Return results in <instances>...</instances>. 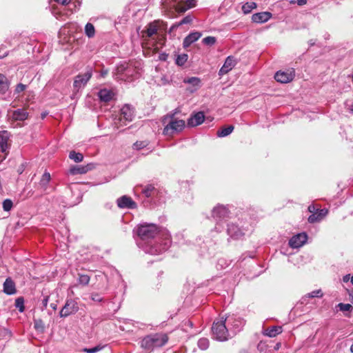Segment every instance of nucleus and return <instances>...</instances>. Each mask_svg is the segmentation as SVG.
I'll return each instance as SVG.
<instances>
[{
	"label": "nucleus",
	"instance_id": "e2e57ef3",
	"mask_svg": "<svg viewBox=\"0 0 353 353\" xmlns=\"http://www.w3.org/2000/svg\"><path fill=\"white\" fill-rule=\"evenodd\" d=\"M51 307L53 309V310H56V307H57V305L56 304H54V303H52L50 305Z\"/></svg>",
	"mask_w": 353,
	"mask_h": 353
},
{
	"label": "nucleus",
	"instance_id": "774afa93",
	"mask_svg": "<svg viewBox=\"0 0 353 353\" xmlns=\"http://www.w3.org/2000/svg\"><path fill=\"white\" fill-rule=\"evenodd\" d=\"M352 81H353V74L352 75Z\"/></svg>",
	"mask_w": 353,
	"mask_h": 353
},
{
	"label": "nucleus",
	"instance_id": "69168bd1",
	"mask_svg": "<svg viewBox=\"0 0 353 353\" xmlns=\"http://www.w3.org/2000/svg\"><path fill=\"white\" fill-rule=\"evenodd\" d=\"M188 324H189V325H190V327H192L193 324H192V323L190 321H188Z\"/></svg>",
	"mask_w": 353,
	"mask_h": 353
},
{
	"label": "nucleus",
	"instance_id": "338daca9",
	"mask_svg": "<svg viewBox=\"0 0 353 353\" xmlns=\"http://www.w3.org/2000/svg\"><path fill=\"white\" fill-rule=\"evenodd\" d=\"M350 282H351V283L353 285V276H352L351 278H350Z\"/></svg>",
	"mask_w": 353,
	"mask_h": 353
},
{
	"label": "nucleus",
	"instance_id": "a18cd8bd",
	"mask_svg": "<svg viewBox=\"0 0 353 353\" xmlns=\"http://www.w3.org/2000/svg\"><path fill=\"white\" fill-rule=\"evenodd\" d=\"M90 299L94 302H102L103 301V298L101 296L100 294L97 292H92L90 296Z\"/></svg>",
	"mask_w": 353,
	"mask_h": 353
},
{
	"label": "nucleus",
	"instance_id": "bb28decb",
	"mask_svg": "<svg viewBox=\"0 0 353 353\" xmlns=\"http://www.w3.org/2000/svg\"><path fill=\"white\" fill-rule=\"evenodd\" d=\"M327 214V210L326 209H321L318 210L317 212L312 214L308 217V222L310 223H314L318 221H320L323 217H325Z\"/></svg>",
	"mask_w": 353,
	"mask_h": 353
},
{
	"label": "nucleus",
	"instance_id": "4be33fe9",
	"mask_svg": "<svg viewBox=\"0 0 353 353\" xmlns=\"http://www.w3.org/2000/svg\"><path fill=\"white\" fill-rule=\"evenodd\" d=\"M201 33L199 32H194L190 33L188 36H186L183 42V46L184 48H187L190 46L194 42L196 41L201 37Z\"/></svg>",
	"mask_w": 353,
	"mask_h": 353
},
{
	"label": "nucleus",
	"instance_id": "6ab92c4d",
	"mask_svg": "<svg viewBox=\"0 0 353 353\" xmlns=\"http://www.w3.org/2000/svg\"><path fill=\"white\" fill-rule=\"evenodd\" d=\"M272 14L270 12H257L252 16V21L254 23H262L267 22L271 17Z\"/></svg>",
	"mask_w": 353,
	"mask_h": 353
},
{
	"label": "nucleus",
	"instance_id": "412c9836",
	"mask_svg": "<svg viewBox=\"0 0 353 353\" xmlns=\"http://www.w3.org/2000/svg\"><path fill=\"white\" fill-rule=\"evenodd\" d=\"M205 119V116L203 112H198L192 115L188 120V125L190 127L197 126L203 123Z\"/></svg>",
	"mask_w": 353,
	"mask_h": 353
},
{
	"label": "nucleus",
	"instance_id": "6e6552de",
	"mask_svg": "<svg viewBox=\"0 0 353 353\" xmlns=\"http://www.w3.org/2000/svg\"><path fill=\"white\" fill-rule=\"evenodd\" d=\"M79 310L78 303L73 299L67 300L64 306L60 311L61 317H67L70 314H75Z\"/></svg>",
	"mask_w": 353,
	"mask_h": 353
},
{
	"label": "nucleus",
	"instance_id": "f03ea898",
	"mask_svg": "<svg viewBox=\"0 0 353 353\" xmlns=\"http://www.w3.org/2000/svg\"><path fill=\"white\" fill-rule=\"evenodd\" d=\"M168 336L163 332L150 334L145 336L141 341V347L152 352L155 349L163 347L168 341Z\"/></svg>",
	"mask_w": 353,
	"mask_h": 353
},
{
	"label": "nucleus",
	"instance_id": "603ef678",
	"mask_svg": "<svg viewBox=\"0 0 353 353\" xmlns=\"http://www.w3.org/2000/svg\"><path fill=\"white\" fill-rule=\"evenodd\" d=\"M48 300H49V296H46L43 301H42V304H43V307H47V305H48Z\"/></svg>",
	"mask_w": 353,
	"mask_h": 353
},
{
	"label": "nucleus",
	"instance_id": "20e7f679",
	"mask_svg": "<svg viewBox=\"0 0 353 353\" xmlns=\"http://www.w3.org/2000/svg\"><path fill=\"white\" fill-rule=\"evenodd\" d=\"M226 320L227 319L222 316L213 323L212 327V336L218 341H225L229 338V331L225 325Z\"/></svg>",
	"mask_w": 353,
	"mask_h": 353
},
{
	"label": "nucleus",
	"instance_id": "ea45409f",
	"mask_svg": "<svg viewBox=\"0 0 353 353\" xmlns=\"http://www.w3.org/2000/svg\"><path fill=\"white\" fill-rule=\"evenodd\" d=\"M198 347L202 350H205L208 348L209 347V341L208 339L206 338H202V339H200L199 341H198Z\"/></svg>",
	"mask_w": 353,
	"mask_h": 353
},
{
	"label": "nucleus",
	"instance_id": "4c0bfd02",
	"mask_svg": "<svg viewBox=\"0 0 353 353\" xmlns=\"http://www.w3.org/2000/svg\"><path fill=\"white\" fill-rule=\"evenodd\" d=\"M15 307L19 310L20 312H23L24 311V299L23 297L20 296L16 299L15 300Z\"/></svg>",
	"mask_w": 353,
	"mask_h": 353
},
{
	"label": "nucleus",
	"instance_id": "7c9ffc66",
	"mask_svg": "<svg viewBox=\"0 0 353 353\" xmlns=\"http://www.w3.org/2000/svg\"><path fill=\"white\" fill-rule=\"evenodd\" d=\"M233 130H234L233 125H228L225 128H223L219 130L216 132V135L219 137H226V136L229 135L230 134H231Z\"/></svg>",
	"mask_w": 353,
	"mask_h": 353
},
{
	"label": "nucleus",
	"instance_id": "49530a36",
	"mask_svg": "<svg viewBox=\"0 0 353 353\" xmlns=\"http://www.w3.org/2000/svg\"><path fill=\"white\" fill-rule=\"evenodd\" d=\"M189 8L188 7H187V6H185V4L183 3V2H181L179 3L176 6V10L179 12V13H183L185 12L186 10H188Z\"/></svg>",
	"mask_w": 353,
	"mask_h": 353
},
{
	"label": "nucleus",
	"instance_id": "393cba45",
	"mask_svg": "<svg viewBox=\"0 0 353 353\" xmlns=\"http://www.w3.org/2000/svg\"><path fill=\"white\" fill-rule=\"evenodd\" d=\"M159 29L158 22L153 21L148 24L146 29L142 31V35H146L148 37H151L157 33Z\"/></svg>",
	"mask_w": 353,
	"mask_h": 353
},
{
	"label": "nucleus",
	"instance_id": "a19ab883",
	"mask_svg": "<svg viewBox=\"0 0 353 353\" xmlns=\"http://www.w3.org/2000/svg\"><path fill=\"white\" fill-rule=\"evenodd\" d=\"M337 307L342 312H351L353 309L352 305L349 303H340L337 305Z\"/></svg>",
	"mask_w": 353,
	"mask_h": 353
},
{
	"label": "nucleus",
	"instance_id": "58836bf2",
	"mask_svg": "<svg viewBox=\"0 0 353 353\" xmlns=\"http://www.w3.org/2000/svg\"><path fill=\"white\" fill-rule=\"evenodd\" d=\"M105 347V345H98L94 347H92V348H87V347H85L83 349V352H86V353H96L97 352H99L101 350H102L104 347Z\"/></svg>",
	"mask_w": 353,
	"mask_h": 353
},
{
	"label": "nucleus",
	"instance_id": "a211bd4d",
	"mask_svg": "<svg viewBox=\"0 0 353 353\" xmlns=\"http://www.w3.org/2000/svg\"><path fill=\"white\" fill-rule=\"evenodd\" d=\"M50 179L51 176L50 172L45 171L38 183L37 189L41 192H46L48 189V184Z\"/></svg>",
	"mask_w": 353,
	"mask_h": 353
},
{
	"label": "nucleus",
	"instance_id": "8fccbe9b",
	"mask_svg": "<svg viewBox=\"0 0 353 353\" xmlns=\"http://www.w3.org/2000/svg\"><path fill=\"white\" fill-rule=\"evenodd\" d=\"M183 3L190 9L196 6V0H186Z\"/></svg>",
	"mask_w": 353,
	"mask_h": 353
},
{
	"label": "nucleus",
	"instance_id": "de8ad7c7",
	"mask_svg": "<svg viewBox=\"0 0 353 353\" xmlns=\"http://www.w3.org/2000/svg\"><path fill=\"white\" fill-rule=\"evenodd\" d=\"M146 146V143L144 141H137L134 143L133 148L136 150H141Z\"/></svg>",
	"mask_w": 353,
	"mask_h": 353
},
{
	"label": "nucleus",
	"instance_id": "9d476101",
	"mask_svg": "<svg viewBox=\"0 0 353 353\" xmlns=\"http://www.w3.org/2000/svg\"><path fill=\"white\" fill-rule=\"evenodd\" d=\"M295 76V72L294 70L285 71H278L274 75V79L276 81L287 83L293 80Z\"/></svg>",
	"mask_w": 353,
	"mask_h": 353
},
{
	"label": "nucleus",
	"instance_id": "2f4dec72",
	"mask_svg": "<svg viewBox=\"0 0 353 353\" xmlns=\"http://www.w3.org/2000/svg\"><path fill=\"white\" fill-rule=\"evenodd\" d=\"M256 3L255 2H247L242 6V11L244 14L250 13L252 10L256 8Z\"/></svg>",
	"mask_w": 353,
	"mask_h": 353
},
{
	"label": "nucleus",
	"instance_id": "1a4fd4ad",
	"mask_svg": "<svg viewBox=\"0 0 353 353\" xmlns=\"http://www.w3.org/2000/svg\"><path fill=\"white\" fill-rule=\"evenodd\" d=\"M134 117V109L129 105L125 104L121 109V114L119 121L123 123V125H126L127 122L132 121Z\"/></svg>",
	"mask_w": 353,
	"mask_h": 353
},
{
	"label": "nucleus",
	"instance_id": "5fc2aeb1",
	"mask_svg": "<svg viewBox=\"0 0 353 353\" xmlns=\"http://www.w3.org/2000/svg\"><path fill=\"white\" fill-rule=\"evenodd\" d=\"M296 3L299 6H303L306 4L307 0H297Z\"/></svg>",
	"mask_w": 353,
	"mask_h": 353
},
{
	"label": "nucleus",
	"instance_id": "c85d7f7f",
	"mask_svg": "<svg viewBox=\"0 0 353 353\" xmlns=\"http://www.w3.org/2000/svg\"><path fill=\"white\" fill-rule=\"evenodd\" d=\"M142 193L145 197L150 198L157 194V190L153 185L149 184L143 188Z\"/></svg>",
	"mask_w": 353,
	"mask_h": 353
},
{
	"label": "nucleus",
	"instance_id": "ddd939ff",
	"mask_svg": "<svg viewBox=\"0 0 353 353\" xmlns=\"http://www.w3.org/2000/svg\"><path fill=\"white\" fill-rule=\"evenodd\" d=\"M94 168V163H88L86 165H73L69 170L72 175L83 174Z\"/></svg>",
	"mask_w": 353,
	"mask_h": 353
},
{
	"label": "nucleus",
	"instance_id": "37998d69",
	"mask_svg": "<svg viewBox=\"0 0 353 353\" xmlns=\"http://www.w3.org/2000/svg\"><path fill=\"white\" fill-rule=\"evenodd\" d=\"M12 206H13V203H12V200L7 199L3 201V209L4 211H6V212L10 211L12 209Z\"/></svg>",
	"mask_w": 353,
	"mask_h": 353
},
{
	"label": "nucleus",
	"instance_id": "0e129e2a",
	"mask_svg": "<svg viewBox=\"0 0 353 353\" xmlns=\"http://www.w3.org/2000/svg\"><path fill=\"white\" fill-rule=\"evenodd\" d=\"M349 109H350V110L351 112H353V103L351 104V105H350V108H349Z\"/></svg>",
	"mask_w": 353,
	"mask_h": 353
},
{
	"label": "nucleus",
	"instance_id": "c03bdc74",
	"mask_svg": "<svg viewBox=\"0 0 353 353\" xmlns=\"http://www.w3.org/2000/svg\"><path fill=\"white\" fill-rule=\"evenodd\" d=\"M202 41L205 45L211 46H213L216 43V39L214 37L209 36V37H205Z\"/></svg>",
	"mask_w": 353,
	"mask_h": 353
},
{
	"label": "nucleus",
	"instance_id": "13d9d810",
	"mask_svg": "<svg viewBox=\"0 0 353 353\" xmlns=\"http://www.w3.org/2000/svg\"><path fill=\"white\" fill-rule=\"evenodd\" d=\"M281 343H277L275 345V346H274V349L275 350H278L281 347Z\"/></svg>",
	"mask_w": 353,
	"mask_h": 353
},
{
	"label": "nucleus",
	"instance_id": "3c124183",
	"mask_svg": "<svg viewBox=\"0 0 353 353\" xmlns=\"http://www.w3.org/2000/svg\"><path fill=\"white\" fill-rule=\"evenodd\" d=\"M54 1L61 5H66L68 3H70V0H54Z\"/></svg>",
	"mask_w": 353,
	"mask_h": 353
},
{
	"label": "nucleus",
	"instance_id": "79ce46f5",
	"mask_svg": "<svg viewBox=\"0 0 353 353\" xmlns=\"http://www.w3.org/2000/svg\"><path fill=\"white\" fill-rule=\"evenodd\" d=\"M323 293L322 292L321 290H314V291L307 294L305 297H303V299H304L305 297H308V298H314V297L321 298V297L323 296Z\"/></svg>",
	"mask_w": 353,
	"mask_h": 353
},
{
	"label": "nucleus",
	"instance_id": "c756f323",
	"mask_svg": "<svg viewBox=\"0 0 353 353\" xmlns=\"http://www.w3.org/2000/svg\"><path fill=\"white\" fill-rule=\"evenodd\" d=\"M9 88V83L6 77L0 74V93L4 94Z\"/></svg>",
	"mask_w": 353,
	"mask_h": 353
},
{
	"label": "nucleus",
	"instance_id": "052dcab7",
	"mask_svg": "<svg viewBox=\"0 0 353 353\" xmlns=\"http://www.w3.org/2000/svg\"><path fill=\"white\" fill-rule=\"evenodd\" d=\"M350 301L353 304V290L350 293Z\"/></svg>",
	"mask_w": 353,
	"mask_h": 353
},
{
	"label": "nucleus",
	"instance_id": "9b49d317",
	"mask_svg": "<svg viewBox=\"0 0 353 353\" xmlns=\"http://www.w3.org/2000/svg\"><path fill=\"white\" fill-rule=\"evenodd\" d=\"M307 240V235L305 232L294 235L289 241V245L292 248H299L303 246Z\"/></svg>",
	"mask_w": 353,
	"mask_h": 353
},
{
	"label": "nucleus",
	"instance_id": "f3484780",
	"mask_svg": "<svg viewBox=\"0 0 353 353\" xmlns=\"http://www.w3.org/2000/svg\"><path fill=\"white\" fill-rule=\"evenodd\" d=\"M236 63V62L233 57H228L223 63V65L219 70V74L223 75L227 74L235 66Z\"/></svg>",
	"mask_w": 353,
	"mask_h": 353
},
{
	"label": "nucleus",
	"instance_id": "cd10ccee",
	"mask_svg": "<svg viewBox=\"0 0 353 353\" xmlns=\"http://www.w3.org/2000/svg\"><path fill=\"white\" fill-rule=\"evenodd\" d=\"M282 331V327L272 326L271 327L267 328L264 332V334L269 337H275L276 336L281 333Z\"/></svg>",
	"mask_w": 353,
	"mask_h": 353
},
{
	"label": "nucleus",
	"instance_id": "e433bc0d",
	"mask_svg": "<svg viewBox=\"0 0 353 353\" xmlns=\"http://www.w3.org/2000/svg\"><path fill=\"white\" fill-rule=\"evenodd\" d=\"M188 56L186 54H179L176 59V63L179 65H183L188 61Z\"/></svg>",
	"mask_w": 353,
	"mask_h": 353
},
{
	"label": "nucleus",
	"instance_id": "aec40b11",
	"mask_svg": "<svg viewBox=\"0 0 353 353\" xmlns=\"http://www.w3.org/2000/svg\"><path fill=\"white\" fill-rule=\"evenodd\" d=\"M9 134L7 131H3L0 134V152L4 153L7 156L9 149Z\"/></svg>",
	"mask_w": 353,
	"mask_h": 353
},
{
	"label": "nucleus",
	"instance_id": "dca6fc26",
	"mask_svg": "<svg viewBox=\"0 0 353 353\" xmlns=\"http://www.w3.org/2000/svg\"><path fill=\"white\" fill-rule=\"evenodd\" d=\"M183 83L191 85V87L187 88V90L192 93L196 91L201 86V79L196 77L184 79Z\"/></svg>",
	"mask_w": 353,
	"mask_h": 353
},
{
	"label": "nucleus",
	"instance_id": "5701e85b",
	"mask_svg": "<svg viewBox=\"0 0 353 353\" xmlns=\"http://www.w3.org/2000/svg\"><path fill=\"white\" fill-rule=\"evenodd\" d=\"M101 101L107 103L113 99L114 93L108 89H101L98 92L97 94Z\"/></svg>",
	"mask_w": 353,
	"mask_h": 353
},
{
	"label": "nucleus",
	"instance_id": "4468645a",
	"mask_svg": "<svg viewBox=\"0 0 353 353\" xmlns=\"http://www.w3.org/2000/svg\"><path fill=\"white\" fill-rule=\"evenodd\" d=\"M117 203L120 208L134 209L137 207L136 203L130 196L125 195L119 198Z\"/></svg>",
	"mask_w": 353,
	"mask_h": 353
},
{
	"label": "nucleus",
	"instance_id": "a878e982",
	"mask_svg": "<svg viewBox=\"0 0 353 353\" xmlns=\"http://www.w3.org/2000/svg\"><path fill=\"white\" fill-rule=\"evenodd\" d=\"M11 117L14 121H23L28 119V112L23 108L17 109L12 111Z\"/></svg>",
	"mask_w": 353,
	"mask_h": 353
},
{
	"label": "nucleus",
	"instance_id": "09e8293b",
	"mask_svg": "<svg viewBox=\"0 0 353 353\" xmlns=\"http://www.w3.org/2000/svg\"><path fill=\"white\" fill-rule=\"evenodd\" d=\"M26 88V85L23 83H19L17 85L15 88L16 93H21L23 92Z\"/></svg>",
	"mask_w": 353,
	"mask_h": 353
},
{
	"label": "nucleus",
	"instance_id": "6e6d98bb",
	"mask_svg": "<svg viewBox=\"0 0 353 353\" xmlns=\"http://www.w3.org/2000/svg\"><path fill=\"white\" fill-rule=\"evenodd\" d=\"M308 210H309V212H312V214H313V213H315V212H314V211H315V207H314V205H310V206L308 207Z\"/></svg>",
	"mask_w": 353,
	"mask_h": 353
},
{
	"label": "nucleus",
	"instance_id": "473e14b6",
	"mask_svg": "<svg viewBox=\"0 0 353 353\" xmlns=\"http://www.w3.org/2000/svg\"><path fill=\"white\" fill-rule=\"evenodd\" d=\"M69 158L76 163H79L83 160V155L80 152H76L73 150L70 152Z\"/></svg>",
	"mask_w": 353,
	"mask_h": 353
},
{
	"label": "nucleus",
	"instance_id": "c9c22d12",
	"mask_svg": "<svg viewBox=\"0 0 353 353\" xmlns=\"http://www.w3.org/2000/svg\"><path fill=\"white\" fill-rule=\"evenodd\" d=\"M192 21V18L191 16L188 15L185 17L181 21H179L178 23L173 25L171 27V30H174V28L179 27V26L183 25V24H188L190 23Z\"/></svg>",
	"mask_w": 353,
	"mask_h": 353
},
{
	"label": "nucleus",
	"instance_id": "4d7b16f0",
	"mask_svg": "<svg viewBox=\"0 0 353 353\" xmlns=\"http://www.w3.org/2000/svg\"><path fill=\"white\" fill-rule=\"evenodd\" d=\"M6 154L0 152V163L2 162L6 159Z\"/></svg>",
	"mask_w": 353,
	"mask_h": 353
},
{
	"label": "nucleus",
	"instance_id": "423d86ee",
	"mask_svg": "<svg viewBox=\"0 0 353 353\" xmlns=\"http://www.w3.org/2000/svg\"><path fill=\"white\" fill-rule=\"evenodd\" d=\"M230 211L228 209L223 205H217L214 207L212 211V215L214 219L216 222V225L214 229L216 232H219L222 231L223 227L221 225V222L224 221L229 216Z\"/></svg>",
	"mask_w": 353,
	"mask_h": 353
},
{
	"label": "nucleus",
	"instance_id": "b1692460",
	"mask_svg": "<svg viewBox=\"0 0 353 353\" xmlns=\"http://www.w3.org/2000/svg\"><path fill=\"white\" fill-rule=\"evenodd\" d=\"M3 292L8 295L14 294L17 292L15 283L10 277L7 278L3 283Z\"/></svg>",
	"mask_w": 353,
	"mask_h": 353
},
{
	"label": "nucleus",
	"instance_id": "f704fd0d",
	"mask_svg": "<svg viewBox=\"0 0 353 353\" xmlns=\"http://www.w3.org/2000/svg\"><path fill=\"white\" fill-rule=\"evenodd\" d=\"M85 33L86 36L89 38H92L95 34V29L94 26L90 23H88L85 26Z\"/></svg>",
	"mask_w": 353,
	"mask_h": 353
},
{
	"label": "nucleus",
	"instance_id": "bf43d9fd",
	"mask_svg": "<svg viewBox=\"0 0 353 353\" xmlns=\"http://www.w3.org/2000/svg\"><path fill=\"white\" fill-rule=\"evenodd\" d=\"M161 81L163 84H166L168 83V81L165 79V77H162Z\"/></svg>",
	"mask_w": 353,
	"mask_h": 353
},
{
	"label": "nucleus",
	"instance_id": "f257e3e1",
	"mask_svg": "<svg viewBox=\"0 0 353 353\" xmlns=\"http://www.w3.org/2000/svg\"><path fill=\"white\" fill-rule=\"evenodd\" d=\"M137 234L145 244L143 250L146 253L156 255L167 250L170 245V239L168 234L162 241L160 240L164 234H161L154 224L140 225L137 229Z\"/></svg>",
	"mask_w": 353,
	"mask_h": 353
},
{
	"label": "nucleus",
	"instance_id": "864d4df0",
	"mask_svg": "<svg viewBox=\"0 0 353 353\" xmlns=\"http://www.w3.org/2000/svg\"><path fill=\"white\" fill-rule=\"evenodd\" d=\"M350 278H351L350 274H346L343 276V282L347 283L349 281H350Z\"/></svg>",
	"mask_w": 353,
	"mask_h": 353
},
{
	"label": "nucleus",
	"instance_id": "39448f33",
	"mask_svg": "<svg viewBox=\"0 0 353 353\" xmlns=\"http://www.w3.org/2000/svg\"><path fill=\"white\" fill-rule=\"evenodd\" d=\"M139 72L136 68L129 63L120 64L117 68V77L123 81H131L132 77H137Z\"/></svg>",
	"mask_w": 353,
	"mask_h": 353
},
{
	"label": "nucleus",
	"instance_id": "72a5a7b5",
	"mask_svg": "<svg viewBox=\"0 0 353 353\" xmlns=\"http://www.w3.org/2000/svg\"><path fill=\"white\" fill-rule=\"evenodd\" d=\"M78 275V283L83 286L88 285L90 280V276L84 274H79Z\"/></svg>",
	"mask_w": 353,
	"mask_h": 353
},
{
	"label": "nucleus",
	"instance_id": "f8f14e48",
	"mask_svg": "<svg viewBox=\"0 0 353 353\" xmlns=\"http://www.w3.org/2000/svg\"><path fill=\"white\" fill-rule=\"evenodd\" d=\"M224 318L227 319L226 322L229 325H231L234 328V332H239L245 324V321L243 319L236 316L234 314L228 315Z\"/></svg>",
	"mask_w": 353,
	"mask_h": 353
},
{
	"label": "nucleus",
	"instance_id": "0eeeda50",
	"mask_svg": "<svg viewBox=\"0 0 353 353\" xmlns=\"http://www.w3.org/2000/svg\"><path fill=\"white\" fill-rule=\"evenodd\" d=\"M92 76V68H88L86 72L83 74H79L75 77L73 86L74 88L78 91L79 89L83 88L89 81Z\"/></svg>",
	"mask_w": 353,
	"mask_h": 353
},
{
	"label": "nucleus",
	"instance_id": "680f3d73",
	"mask_svg": "<svg viewBox=\"0 0 353 353\" xmlns=\"http://www.w3.org/2000/svg\"><path fill=\"white\" fill-rule=\"evenodd\" d=\"M314 43H315V41H313L312 39H311V40H310V41H309V45H310V46H314Z\"/></svg>",
	"mask_w": 353,
	"mask_h": 353
},
{
	"label": "nucleus",
	"instance_id": "7ed1b4c3",
	"mask_svg": "<svg viewBox=\"0 0 353 353\" xmlns=\"http://www.w3.org/2000/svg\"><path fill=\"white\" fill-rule=\"evenodd\" d=\"M176 110L171 112L162 118V123L164 125L163 134L172 137L175 133L179 132L185 128V121L175 118Z\"/></svg>",
	"mask_w": 353,
	"mask_h": 353
},
{
	"label": "nucleus",
	"instance_id": "2eb2a0df",
	"mask_svg": "<svg viewBox=\"0 0 353 353\" xmlns=\"http://www.w3.org/2000/svg\"><path fill=\"white\" fill-rule=\"evenodd\" d=\"M228 234L232 239H239L244 235V232L235 224H228Z\"/></svg>",
	"mask_w": 353,
	"mask_h": 353
}]
</instances>
